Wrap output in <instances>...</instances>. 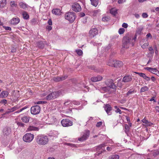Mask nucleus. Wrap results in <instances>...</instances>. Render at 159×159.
I'll return each mask as SVG.
<instances>
[{
  "label": "nucleus",
  "mask_w": 159,
  "mask_h": 159,
  "mask_svg": "<svg viewBox=\"0 0 159 159\" xmlns=\"http://www.w3.org/2000/svg\"><path fill=\"white\" fill-rule=\"evenodd\" d=\"M109 20V19L107 17H103L102 18V20L103 21H107Z\"/></svg>",
  "instance_id": "nucleus-51"
},
{
  "label": "nucleus",
  "mask_w": 159,
  "mask_h": 159,
  "mask_svg": "<svg viewBox=\"0 0 159 159\" xmlns=\"http://www.w3.org/2000/svg\"><path fill=\"white\" fill-rule=\"evenodd\" d=\"M16 51V49L15 48H12L11 50V52H14Z\"/></svg>",
  "instance_id": "nucleus-64"
},
{
  "label": "nucleus",
  "mask_w": 159,
  "mask_h": 159,
  "mask_svg": "<svg viewBox=\"0 0 159 159\" xmlns=\"http://www.w3.org/2000/svg\"><path fill=\"white\" fill-rule=\"evenodd\" d=\"M91 3L93 6L96 7L98 4V0H90Z\"/></svg>",
  "instance_id": "nucleus-30"
},
{
  "label": "nucleus",
  "mask_w": 159,
  "mask_h": 159,
  "mask_svg": "<svg viewBox=\"0 0 159 159\" xmlns=\"http://www.w3.org/2000/svg\"><path fill=\"white\" fill-rule=\"evenodd\" d=\"M28 130L29 131H38L39 130V128L38 127L30 125L28 128Z\"/></svg>",
  "instance_id": "nucleus-24"
},
{
  "label": "nucleus",
  "mask_w": 159,
  "mask_h": 159,
  "mask_svg": "<svg viewBox=\"0 0 159 159\" xmlns=\"http://www.w3.org/2000/svg\"><path fill=\"white\" fill-rule=\"evenodd\" d=\"M117 85L118 86L120 87L122 85V84L121 83V82L120 81H119L117 83Z\"/></svg>",
  "instance_id": "nucleus-58"
},
{
  "label": "nucleus",
  "mask_w": 159,
  "mask_h": 159,
  "mask_svg": "<svg viewBox=\"0 0 159 159\" xmlns=\"http://www.w3.org/2000/svg\"><path fill=\"white\" fill-rule=\"evenodd\" d=\"M6 4V0H0V7H3Z\"/></svg>",
  "instance_id": "nucleus-26"
},
{
  "label": "nucleus",
  "mask_w": 159,
  "mask_h": 159,
  "mask_svg": "<svg viewBox=\"0 0 159 159\" xmlns=\"http://www.w3.org/2000/svg\"><path fill=\"white\" fill-rule=\"evenodd\" d=\"M110 89L108 86L100 87L99 90L102 93L107 92L109 91Z\"/></svg>",
  "instance_id": "nucleus-22"
},
{
  "label": "nucleus",
  "mask_w": 159,
  "mask_h": 159,
  "mask_svg": "<svg viewBox=\"0 0 159 159\" xmlns=\"http://www.w3.org/2000/svg\"><path fill=\"white\" fill-rule=\"evenodd\" d=\"M132 80V77L130 75H125L123 78L122 82H130Z\"/></svg>",
  "instance_id": "nucleus-16"
},
{
  "label": "nucleus",
  "mask_w": 159,
  "mask_h": 159,
  "mask_svg": "<svg viewBox=\"0 0 159 159\" xmlns=\"http://www.w3.org/2000/svg\"><path fill=\"white\" fill-rule=\"evenodd\" d=\"M154 69H157L156 68H152L151 67H146L145 68V69L147 70H148L149 71L151 72L152 73H154V72H155V71H154V70H153Z\"/></svg>",
  "instance_id": "nucleus-35"
},
{
  "label": "nucleus",
  "mask_w": 159,
  "mask_h": 159,
  "mask_svg": "<svg viewBox=\"0 0 159 159\" xmlns=\"http://www.w3.org/2000/svg\"><path fill=\"white\" fill-rule=\"evenodd\" d=\"M52 12L56 15H59L60 14L61 11L59 9H53L52 10Z\"/></svg>",
  "instance_id": "nucleus-25"
},
{
  "label": "nucleus",
  "mask_w": 159,
  "mask_h": 159,
  "mask_svg": "<svg viewBox=\"0 0 159 159\" xmlns=\"http://www.w3.org/2000/svg\"><path fill=\"white\" fill-rule=\"evenodd\" d=\"M142 121L143 123L145 124H148L149 123V121L148 120L144 119L142 120Z\"/></svg>",
  "instance_id": "nucleus-52"
},
{
  "label": "nucleus",
  "mask_w": 159,
  "mask_h": 159,
  "mask_svg": "<svg viewBox=\"0 0 159 159\" xmlns=\"http://www.w3.org/2000/svg\"><path fill=\"white\" fill-rule=\"evenodd\" d=\"M37 45L39 48H43L44 46V44L42 41H40L37 43Z\"/></svg>",
  "instance_id": "nucleus-28"
},
{
  "label": "nucleus",
  "mask_w": 159,
  "mask_h": 159,
  "mask_svg": "<svg viewBox=\"0 0 159 159\" xmlns=\"http://www.w3.org/2000/svg\"><path fill=\"white\" fill-rule=\"evenodd\" d=\"M19 5L20 8L25 10L28 7V5L23 2H20L19 3Z\"/></svg>",
  "instance_id": "nucleus-20"
},
{
  "label": "nucleus",
  "mask_w": 159,
  "mask_h": 159,
  "mask_svg": "<svg viewBox=\"0 0 159 159\" xmlns=\"http://www.w3.org/2000/svg\"><path fill=\"white\" fill-rule=\"evenodd\" d=\"M122 26L124 28H127L128 27V25L127 24L125 23H123L122 25Z\"/></svg>",
  "instance_id": "nucleus-55"
},
{
  "label": "nucleus",
  "mask_w": 159,
  "mask_h": 159,
  "mask_svg": "<svg viewBox=\"0 0 159 159\" xmlns=\"http://www.w3.org/2000/svg\"><path fill=\"white\" fill-rule=\"evenodd\" d=\"M48 24L49 25H52V21L51 19H49L48 21Z\"/></svg>",
  "instance_id": "nucleus-57"
},
{
  "label": "nucleus",
  "mask_w": 159,
  "mask_h": 159,
  "mask_svg": "<svg viewBox=\"0 0 159 159\" xmlns=\"http://www.w3.org/2000/svg\"><path fill=\"white\" fill-rule=\"evenodd\" d=\"M10 6L11 7H17V4L15 3L14 1H11L10 2Z\"/></svg>",
  "instance_id": "nucleus-31"
},
{
  "label": "nucleus",
  "mask_w": 159,
  "mask_h": 159,
  "mask_svg": "<svg viewBox=\"0 0 159 159\" xmlns=\"http://www.w3.org/2000/svg\"><path fill=\"white\" fill-rule=\"evenodd\" d=\"M119 156L117 155H115L109 157L108 159H119Z\"/></svg>",
  "instance_id": "nucleus-34"
},
{
  "label": "nucleus",
  "mask_w": 159,
  "mask_h": 159,
  "mask_svg": "<svg viewBox=\"0 0 159 159\" xmlns=\"http://www.w3.org/2000/svg\"><path fill=\"white\" fill-rule=\"evenodd\" d=\"M107 149L108 151H110L111 150L112 148L111 147H108L107 148Z\"/></svg>",
  "instance_id": "nucleus-62"
},
{
  "label": "nucleus",
  "mask_w": 159,
  "mask_h": 159,
  "mask_svg": "<svg viewBox=\"0 0 159 159\" xmlns=\"http://www.w3.org/2000/svg\"><path fill=\"white\" fill-rule=\"evenodd\" d=\"M67 78L66 76H62V77H55L53 78V80L54 81L57 82L60 81H61L64 80Z\"/></svg>",
  "instance_id": "nucleus-18"
},
{
  "label": "nucleus",
  "mask_w": 159,
  "mask_h": 159,
  "mask_svg": "<svg viewBox=\"0 0 159 159\" xmlns=\"http://www.w3.org/2000/svg\"><path fill=\"white\" fill-rule=\"evenodd\" d=\"M148 45H149V43H148V42L147 43H144V44H143V45H142L141 46V47L143 48L144 49V48H146L147 47V46H148Z\"/></svg>",
  "instance_id": "nucleus-43"
},
{
  "label": "nucleus",
  "mask_w": 159,
  "mask_h": 159,
  "mask_svg": "<svg viewBox=\"0 0 159 159\" xmlns=\"http://www.w3.org/2000/svg\"><path fill=\"white\" fill-rule=\"evenodd\" d=\"M134 91V90L133 89H130L126 93V95L127 96H129L130 94L133 93Z\"/></svg>",
  "instance_id": "nucleus-42"
},
{
  "label": "nucleus",
  "mask_w": 159,
  "mask_h": 159,
  "mask_svg": "<svg viewBox=\"0 0 159 159\" xmlns=\"http://www.w3.org/2000/svg\"><path fill=\"white\" fill-rule=\"evenodd\" d=\"M142 16L143 18H146L148 17V16L147 13H143L142 14Z\"/></svg>",
  "instance_id": "nucleus-49"
},
{
  "label": "nucleus",
  "mask_w": 159,
  "mask_h": 159,
  "mask_svg": "<svg viewBox=\"0 0 159 159\" xmlns=\"http://www.w3.org/2000/svg\"><path fill=\"white\" fill-rule=\"evenodd\" d=\"M23 18L25 19H27L29 17V15L28 13L25 11H24L22 13Z\"/></svg>",
  "instance_id": "nucleus-29"
},
{
  "label": "nucleus",
  "mask_w": 159,
  "mask_h": 159,
  "mask_svg": "<svg viewBox=\"0 0 159 159\" xmlns=\"http://www.w3.org/2000/svg\"><path fill=\"white\" fill-rule=\"evenodd\" d=\"M148 50L150 52V53L153 54L154 53V50L152 47H150L148 48Z\"/></svg>",
  "instance_id": "nucleus-45"
},
{
  "label": "nucleus",
  "mask_w": 159,
  "mask_h": 159,
  "mask_svg": "<svg viewBox=\"0 0 159 159\" xmlns=\"http://www.w3.org/2000/svg\"><path fill=\"white\" fill-rule=\"evenodd\" d=\"M133 43V42H132L131 36H125L124 37L122 40V47L125 48H128L130 45L132 46L134 45Z\"/></svg>",
  "instance_id": "nucleus-2"
},
{
  "label": "nucleus",
  "mask_w": 159,
  "mask_h": 159,
  "mask_svg": "<svg viewBox=\"0 0 159 159\" xmlns=\"http://www.w3.org/2000/svg\"><path fill=\"white\" fill-rule=\"evenodd\" d=\"M0 102L1 103L4 104H5L7 103V101L6 100L4 99L1 100Z\"/></svg>",
  "instance_id": "nucleus-47"
},
{
  "label": "nucleus",
  "mask_w": 159,
  "mask_h": 159,
  "mask_svg": "<svg viewBox=\"0 0 159 159\" xmlns=\"http://www.w3.org/2000/svg\"><path fill=\"white\" fill-rule=\"evenodd\" d=\"M146 37L148 38H149V37H150L152 38V36L151 34L149 33H148L146 35Z\"/></svg>",
  "instance_id": "nucleus-61"
},
{
  "label": "nucleus",
  "mask_w": 159,
  "mask_h": 159,
  "mask_svg": "<svg viewBox=\"0 0 159 159\" xmlns=\"http://www.w3.org/2000/svg\"><path fill=\"white\" fill-rule=\"evenodd\" d=\"M104 144H101L97 147L96 148L97 151H98L97 152V154L98 155L100 154H101L103 151H104V149L102 148L103 147H104Z\"/></svg>",
  "instance_id": "nucleus-13"
},
{
  "label": "nucleus",
  "mask_w": 159,
  "mask_h": 159,
  "mask_svg": "<svg viewBox=\"0 0 159 159\" xmlns=\"http://www.w3.org/2000/svg\"><path fill=\"white\" fill-rule=\"evenodd\" d=\"M34 135L30 133H27L23 137V140L26 142H30L34 139Z\"/></svg>",
  "instance_id": "nucleus-5"
},
{
  "label": "nucleus",
  "mask_w": 159,
  "mask_h": 159,
  "mask_svg": "<svg viewBox=\"0 0 159 159\" xmlns=\"http://www.w3.org/2000/svg\"><path fill=\"white\" fill-rule=\"evenodd\" d=\"M11 132V130L10 128L6 126L3 129V133L4 136H7L10 134Z\"/></svg>",
  "instance_id": "nucleus-14"
},
{
  "label": "nucleus",
  "mask_w": 159,
  "mask_h": 159,
  "mask_svg": "<svg viewBox=\"0 0 159 159\" xmlns=\"http://www.w3.org/2000/svg\"><path fill=\"white\" fill-rule=\"evenodd\" d=\"M72 9L75 12H79L81 11V8L80 4L76 3L72 5Z\"/></svg>",
  "instance_id": "nucleus-11"
},
{
  "label": "nucleus",
  "mask_w": 159,
  "mask_h": 159,
  "mask_svg": "<svg viewBox=\"0 0 159 159\" xmlns=\"http://www.w3.org/2000/svg\"><path fill=\"white\" fill-rule=\"evenodd\" d=\"M61 123L63 127L71 126L73 125V122L68 119H63L61 120Z\"/></svg>",
  "instance_id": "nucleus-8"
},
{
  "label": "nucleus",
  "mask_w": 159,
  "mask_h": 159,
  "mask_svg": "<svg viewBox=\"0 0 159 159\" xmlns=\"http://www.w3.org/2000/svg\"><path fill=\"white\" fill-rule=\"evenodd\" d=\"M115 111L116 113H119V114H121L122 113L121 110L119 108H117V110L116 111Z\"/></svg>",
  "instance_id": "nucleus-53"
},
{
  "label": "nucleus",
  "mask_w": 159,
  "mask_h": 159,
  "mask_svg": "<svg viewBox=\"0 0 159 159\" xmlns=\"http://www.w3.org/2000/svg\"><path fill=\"white\" fill-rule=\"evenodd\" d=\"M134 16L137 18H139L140 17V16L139 14H136Z\"/></svg>",
  "instance_id": "nucleus-63"
},
{
  "label": "nucleus",
  "mask_w": 159,
  "mask_h": 159,
  "mask_svg": "<svg viewBox=\"0 0 159 159\" xmlns=\"http://www.w3.org/2000/svg\"><path fill=\"white\" fill-rule=\"evenodd\" d=\"M75 52L78 55L81 56L82 55L83 51L81 49H76L75 50Z\"/></svg>",
  "instance_id": "nucleus-36"
},
{
  "label": "nucleus",
  "mask_w": 159,
  "mask_h": 159,
  "mask_svg": "<svg viewBox=\"0 0 159 159\" xmlns=\"http://www.w3.org/2000/svg\"><path fill=\"white\" fill-rule=\"evenodd\" d=\"M125 29L123 28L120 29L118 31L119 33L120 34H122L125 31Z\"/></svg>",
  "instance_id": "nucleus-41"
},
{
  "label": "nucleus",
  "mask_w": 159,
  "mask_h": 159,
  "mask_svg": "<svg viewBox=\"0 0 159 159\" xmlns=\"http://www.w3.org/2000/svg\"><path fill=\"white\" fill-rule=\"evenodd\" d=\"M155 71V73H154L155 74L159 76V71L157 70V69H154L153 70Z\"/></svg>",
  "instance_id": "nucleus-48"
},
{
  "label": "nucleus",
  "mask_w": 159,
  "mask_h": 159,
  "mask_svg": "<svg viewBox=\"0 0 159 159\" xmlns=\"http://www.w3.org/2000/svg\"><path fill=\"white\" fill-rule=\"evenodd\" d=\"M41 108L39 105H35L32 106L30 109L31 113L33 115H37L39 113L40 111Z\"/></svg>",
  "instance_id": "nucleus-7"
},
{
  "label": "nucleus",
  "mask_w": 159,
  "mask_h": 159,
  "mask_svg": "<svg viewBox=\"0 0 159 159\" xmlns=\"http://www.w3.org/2000/svg\"><path fill=\"white\" fill-rule=\"evenodd\" d=\"M4 28L6 30H11V28L9 27H5Z\"/></svg>",
  "instance_id": "nucleus-60"
},
{
  "label": "nucleus",
  "mask_w": 159,
  "mask_h": 159,
  "mask_svg": "<svg viewBox=\"0 0 159 159\" xmlns=\"http://www.w3.org/2000/svg\"><path fill=\"white\" fill-rule=\"evenodd\" d=\"M71 102L70 101H67L66 102L64 103V104L65 105H69V104L71 103Z\"/></svg>",
  "instance_id": "nucleus-54"
},
{
  "label": "nucleus",
  "mask_w": 159,
  "mask_h": 159,
  "mask_svg": "<svg viewBox=\"0 0 159 159\" xmlns=\"http://www.w3.org/2000/svg\"><path fill=\"white\" fill-rule=\"evenodd\" d=\"M135 73L138 74L140 77H142L147 81L150 80V77L147 76L144 73L137 72H135Z\"/></svg>",
  "instance_id": "nucleus-19"
},
{
  "label": "nucleus",
  "mask_w": 159,
  "mask_h": 159,
  "mask_svg": "<svg viewBox=\"0 0 159 159\" xmlns=\"http://www.w3.org/2000/svg\"><path fill=\"white\" fill-rule=\"evenodd\" d=\"M104 108L107 113L109 115L111 114L112 107L111 105L109 104H106L104 105Z\"/></svg>",
  "instance_id": "nucleus-12"
},
{
  "label": "nucleus",
  "mask_w": 159,
  "mask_h": 159,
  "mask_svg": "<svg viewBox=\"0 0 159 159\" xmlns=\"http://www.w3.org/2000/svg\"><path fill=\"white\" fill-rule=\"evenodd\" d=\"M125 0H119L118 1V3L119 4H120L121 3H123V2H125Z\"/></svg>",
  "instance_id": "nucleus-59"
},
{
  "label": "nucleus",
  "mask_w": 159,
  "mask_h": 159,
  "mask_svg": "<svg viewBox=\"0 0 159 159\" xmlns=\"http://www.w3.org/2000/svg\"><path fill=\"white\" fill-rule=\"evenodd\" d=\"M158 155H159V150L155 151L153 153V156H156Z\"/></svg>",
  "instance_id": "nucleus-44"
},
{
  "label": "nucleus",
  "mask_w": 159,
  "mask_h": 159,
  "mask_svg": "<svg viewBox=\"0 0 159 159\" xmlns=\"http://www.w3.org/2000/svg\"><path fill=\"white\" fill-rule=\"evenodd\" d=\"M20 21V19L18 17L12 18L10 21V23L12 25H16Z\"/></svg>",
  "instance_id": "nucleus-15"
},
{
  "label": "nucleus",
  "mask_w": 159,
  "mask_h": 159,
  "mask_svg": "<svg viewBox=\"0 0 159 159\" xmlns=\"http://www.w3.org/2000/svg\"><path fill=\"white\" fill-rule=\"evenodd\" d=\"M89 134L90 131L89 130H85L82 136L78 139V140L80 141H83L86 140L89 137Z\"/></svg>",
  "instance_id": "nucleus-9"
},
{
  "label": "nucleus",
  "mask_w": 159,
  "mask_h": 159,
  "mask_svg": "<svg viewBox=\"0 0 159 159\" xmlns=\"http://www.w3.org/2000/svg\"><path fill=\"white\" fill-rule=\"evenodd\" d=\"M143 29V27H139L136 30V34H140L141 33V32L142 31Z\"/></svg>",
  "instance_id": "nucleus-38"
},
{
  "label": "nucleus",
  "mask_w": 159,
  "mask_h": 159,
  "mask_svg": "<svg viewBox=\"0 0 159 159\" xmlns=\"http://www.w3.org/2000/svg\"><path fill=\"white\" fill-rule=\"evenodd\" d=\"M19 108V107L18 106H14L11 109V111L13 112L14 111L18 109Z\"/></svg>",
  "instance_id": "nucleus-39"
},
{
  "label": "nucleus",
  "mask_w": 159,
  "mask_h": 159,
  "mask_svg": "<svg viewBox=\"0 0 159 159\" xmlns=\"http://www.w3.org/2000/svg\"><path fill=\"white\" fill-rule=\"evenodd\" d=\"M148 89V88L147 86H145L142 87L140 90V93H142L146 91H147Z\"/></svg>",
  "instance_id": "nucleus-33"
},
{
  "label": "nucleus",
  "mask_w": 159,
  "mask_h": 159,
  "mask_svg": "<svg viewBox=\"0 0 159 159\" xmlns=\"http://www.w3.org/2000/svg\"><path fill=\"white\" fill-rule=\"evenodd\" d=\"M36 141L39 145H44L47 144L49 141V139L46 135H39L35 138Z\"/></svg>",
  "instance_id": "nucleus-1"
},
{
  "label": "nucleus",
  "mask_w": 159,
  "mask_h": 159,
  "mask_svg": "<svg viewBox=\"0 0 159 159\" xmlns=\"http://www.w3.org/2000/svg\"><path fill=\"white\" fill-rule=\"evenodd\" d=\"M47 29L48 30V31H50L52 29V27L51 26H47Z\"/></svg>",
  "instance_id": "nucleus-56"
},
{
  "label": "nucleus",
  "mask_w": 159,
  "mask_h": 159,
  "mask_svg": "<svg viewBox=\"0 0 159 159\" xmlns=\"http://www.w3.org/2000/svg\"><path fill=\"white\" fill-rule=\"evenodd\" d=\"M102 79V77L101 76L98 75L97 76L93 77L91 78V80L93 82H96L97 81L101 80Z\"/></svg>",
  "instance_id": "nucleus-17"
},
{
  "label": "nucleus",
  "mask_w": 159,
  "mask_h": 159,
  "mask_svg": "<svg viewBox=\"0 0 159 159\" xmlns=\"http://www.w3.org/2000/svg\"><path fill=\"white\" fill-rule=\"evenodd\" d=\"M59 91H55L51 93L46 96V98L47 100L55 99L59 96Z\"/></svg>",
  "instance_id": "nucleus-6"
},
{
  "label": "nucleus",
  "mask_w": 159,
  "mask_h": 159,
  "mask_svg": "<svg viewBox=\"0 0 159 159\" xmlns=\"http://www.w3.org/2000/svg\"><path fill=\"white\" fill-rule=\"evenodd\" d=\"M102 122H101V121L97 123V124L96 125V126L97 127H99L102 125Z\"/></svg>",
  "instance_id": "nucleus-50"
},
{
  "label": "nucleus",
  "mask_w": 159,
  "mask_h": 159,
  "mask_svg": "<svg viewBox=\"0 0 159 159\" xmlns=\"http://www.w3.org/2000/svg\"><path fill=\"white\" fill-rule=\"evenodd\" d=\"M30 118V117L29 116H24L21 118V120L23 122L27 123L29 122Z\"/></svg>",
  "instance_id": "nucleus-23"
},
{
  "label": "nucleus",
  "mask_w": 159,
  "mask_h": 159,
  "mask_svg": "<svg viewBox=\"0 0 159 159\" xmlns=\"http://www.w3.org/2000/svg\"><path fill=\"white\" fill-rule=\"evenodd\" d=\"M17 124L18 125V126L21 127H24L25 124L22 123L21 122H17Z\"/></svg>",
  "instance_id": "nucleus-40"
},
{
  "label": "nucleus",
  "mask_w": 159,
  "mask_h": 159,
  "mask_svg": "<svg viewBox=\"0 0 159 159\" xmlns=\"http://www.w3.org/2000/svg\"><path fill=\"white\" fill-rule=\"evenodd\" d=\"M46 102L45 101H39L37 102H35V104H44Z\"/></svg>",
  "instance_id": "nucleus-46"
},
{
  "label": "nucleus",
  "mask_w": 159,
  "mask_h": 159,
  "mask_svg": "<svg viewBox=\"0 0 159 159\" xmlns=\"http://www.w3.org/2000/svg\"><path fill=\"white\" fill-rule=\"evenodd\" d=\"M110 13L112 15L115 16L117 14V10L115 8H112L110 10Z\"/></svg>",
  "instance_id": "nucleus-27"
},
{
  "label": "nucleus",
  "mask_w": 159,
  "mask_h": 159,
  "mask_svg": "<svg viewBox=\"0 0 159 159\" xmlns=\"http://www.w3.org/2000/svg\"><path fill=\"white\" fill-rule=\"evenodd\" d=\"M110 66L115 67H120L123 65V62L119 61L110 60L107 63Z\"/></svg>",
  "instance_id": "nucleus-3"
},
{
  "label": "nucleus",
  "mask_w": 159,
  "mask_h": 159,
  "mask_svg": "<svg viewBox=\"0 0 159 159\" xmlns=\"http://www.w3.org/2000/svg\"><path fill=\"white\" fill-rule=\"evenodd\" d=\"M9 92L6 91H2L0 94V98H5L7 96Z\"/></svg>",
  "instance_id": "nucleus-21"
},
{
  "label": "nucleus",
  "mask_w": 159,
  "mask_h": 159,
  "mask_svg": "<svg viewBox=\"0 0 159 159\" xmlns=\"http://www.w3.org/2000/svg\"><path fill=\"white\" fill-rule=\"evenodd\" d=\"M125 132L126 134L128 133L130 129V127L128 125L126 124L125 125Z\"/></svg>",
  "instance_id": "nucleus-32"
},
{
  "label": "nucleus",
  "mask_w": 159,
  "mask_h": 159,
  "mask_svg": "<svg viewBox=\"0 0 159 159\" xmlns=\"http://www.w3.org/2000/svg\"><path fill=\"white\" fill-rule=\"evenodd\" d=\"M98 34L97 29L95 28L91 29L89 31V36L91 38H93Z\"/></svg>",
  "instance_id": "nucleus-10"
},
{
  "label": "nucleus",
  "mask_w": 159,
  "mask_h": 159,
  "mask_svg": "<svg viewBox=\"0 0 159 159\" xmlns=\"http://www.w3.org/2000/svg\"><path fill=\"white\" fill-rule=\"evenodd\" d=\"M65 17L66 19L70 22H73L75 19V13L71 12H66L65 14Z\"/></svg>",
  "instance_id": "nucleus-4"
},
{
  "label": "nucleus",
  "mask_w": 159,
  "mask_h": 159,
  "mask_svg": "<svg viewBox=\"0 0 159 159\" xmlns=\"http://www.w3.org/2000/svg\"><path fill=\"white\" fill-rule=\"evenodd\" d=\"M109 88H111L114 89H116V86L115 84L113 83L112 81H111V83L110 85H109L108 86Z\"/></svg>",
  "instance_id": "nucleus-37"
}]
</instances>
